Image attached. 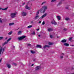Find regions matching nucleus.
Masks as SVG:
<instances>
[{
    "instance_id": "nucleus-1",
    "label": "nucleus",
    "mask_w": 74,
    "mask_h": 74,
    "mask_svg": "<svg viewBox=\"0 0 74 74\" xmlns=\"http://www.w3.org/2000/svg\"><path fill=\"white\" fill-rule=\"evenodd\" d=\"M48 9V7L47 6L44 5L42 7L40 10V12L44 14L45 13L46 10Z\"/></svg>"
},
{
    "instance_id": "nucleus-2",
    "label": "nucleus",
    "mask_w": 74,
    "mask_h": 74,
    "mask_svg": "<svg viewBox=\"0 0 74 74\" xmlns=\"http://www.w3.org/2000/svg\"><path fill=\"white\" fill-rule=\"evenodd\" d=\"M0 54H1V52H2V53H3L4 52V49H5V47L3 48V47H1L0 46Z\"/></svg>"
},
{
    "instance_id": "nucleus-3",
    "label": "nucleus",
    "mask_w": 74,
    "mask_h": 74,
    "mask_svg": "<svg viewBox=\"0 0 74 74\" xmlns=\"http://www.w3.org/2000/svg\"><path fill=\"white\" fill-rule=\"evenodd\" d=\"M11 18H14L16 16V13H12L10 14V15Z\"/></svg>"
},
{
    "instance_id": "nucleus-4",
    "label": "nucleus",
    "mask_w": 74,
    "mask_h": 74,
    "mask_svg": "<svg viewBox=\"0 0 74 74\" xmlns=\"http://www.w3.org/2000/svg\"><path fill=\"white\" fill-rule=\"evenodd\" d=\"M51 23L52 25H57V23L56 22L54 19H53V20L51 21Z\"/></svg>"
},
{
    "instance_id": "nucleus-5",
    "label": "nucleus",
    "mask_w": 74,
    "mask_h": 74,
    "mask_svg": "<svg viewBox=\"0 0 74 74\" xmlns=\"http://www.w3.org/2000/svg\"><path fill=\"white\" fill-rule=\"evenodd\" d=\"M26 38V36H23L20 37H18V39L19 40H23V39H24V38Z\"/></svg>"
},
{
    "instance_id": "nucleus-6",
    "label": "nucleus",
    "mask_w": 74,
    "mask_h": 74,
    "mask_svg": "<svg viewBox=\"0 0 74 74\" xmlns=\"http://www.w3.org/2000/svg\"><path fill=\"white\" fill-rule=\"evenodd\" d=\"M21 15L22 16H26L27 13L25 12H21Z\"/></svg>"
},
{
    "instance_id": "nucleus-7",
    "label": "nucleus",
    "mask_w": 74,
    "mask_h": 74,
    "mask_svg": "<svg viewBox=\"0 0 74 74\" xmlns=\"http://www.w3.org/2000/svg\"><path fill=\"white\" fill-rule=\"evenodd\" d=\"M40 68V66H38L35 67V70L36 71L39 70Z\"/></svg>"
},
{
    "instance_id": "nucleus-8",
    "label": "nucleus",
    "mask_w": 74,
    "mask_h": 74,
    "mask_svg": "<svg viewBox=\"0 0 74 74\" xmlns=\"http://www.w3.org/2000/svg\"><path fill=\"white\" fill-rule=\"evenodd\" d=\"M7 67L8 69H10L11 68V65L9 64H6Z\"/></svg>"
},
{
    "instance_id": "nucleus-9",
    "label": "nucleus",
    "mask_w": 74,
    "mask_h": 74,
    "mask_svg": "<svg viewBox=\"0 0 74 74\" xmlns=\"http://www.w3.org/2000/svg\"><path fill=\"white\" fill-rule=\"evenodd\" d=\"M47 15V13H45L42 16V17H41L42 19V18H44V17H45V16H46Z\"/></svg>"
},
{
    "instance_id": "nucleus-10",
    "label": "nucleus",
    "mask_w": 74,
    "mask_h": 74,
    "mask_svg": "<svg viewBox=\"0 0 74 74\" xmlns=\"http://www.w3.org/2000/svg\"><path fill=\"white\" fill-rule=\"evenodd\" d=\"M48 31V32H52V31H53V29L52 28H49L47 29Z\"/></svg>"
},
{
    "instance_id": "nucleus-11",
    "label": "nucleus",
    "mask_w": 74,
    "mask_h": 74,
    "mask_svg": "<svg viewBox=\"0 0 74 74\" xmlns=\"http://www.w3.org/2000/svg\"><path fill=\"white\" fill-rule=\"evenodd\" d=\"M50 47V46L48 45H45V46H44L43 47V48L44 49H45L46 48H49Z\"/></svg>"
},
{
    "instance_id": "nucleus-12",
    "label": "nucleus",
    "mask_w": 74,
    "mask_h": 74,
    "mask_svg": "<svg viewBox=\"0 0 74 74\" xmlns=\"http://www.w3.org/2000/svg\"><path fill=\"white\" fill-rule=\"evenodd\" d=\"M36 48H42V46L40 45H37L36 46Z\"/></svg>"
},
{
    "instance_id": "nucleus-13",
    "label": "nucleus",
    "mask_w": 74,
    "mask_h": 74,
    "mask_svg": "<svg viewBox=\"0 0 74 74\" xmlns=\"http://www.w3.org/2000/svg\"><path fill=\"white\" fill-rule=\"evenodd\" d=\"M8 8V7H7V8H4V9H3L2 8H0V10H2L3 11L4 10H7Z\"/></svg>"
},
{
    "instance_id": "nucleus-14",
    "label": "nucleus",
    "mask_w": 74,
    "mask_h": 74,
    "mask_svg": "<svg viewBox=\"0 0 74 74\" xmlns=\"http://www.w3.org/2000/svg\"><path fill=\"white\" fill-rule=\"evenodd\" d=\"M57 18L58 19V20L60 21V19H61V17H60L59 16H57Z\"/></svg>"
},
{
    "instance_id": "nucleus-15",
    "label": "nucleus",
    "mask_w": 74,
    "mask_h": 74,
    "mask_svg": "<svg viewBox=\"0 0 74 74\" xmlns=\"http://www.w3.org/2000/svg\"><path fill=\"white\" fill-rule=\"evenodd\" d=\"M66 41H67V40L66 39H63L61 41V42H63V43L66 42Z\"/></svg>"
},
{
    "instance_id": "nucleus-16",
    "label": "nucleus",
    "mask_w": 74,
    "mask_h": 74,
    "mask_svg": "<svg viewBox=\"0 0 74 74\" xmlns=\"http://www.w3.org/2000/svg\"><path fill=\"white\" fill-rule=\"evenodd\" d=\"M64 46H66V47H67V46H69V45H70L69 44L66 43H64Z\"/></svg>"
},
{
    "instance_id": "nucleus-17",
    "label": "nucleus",
    "mask_w": 74,
    "mask_h": 74,
    "mask_svg": "<svg viewBox=\"0 0 74 74\" xmlns=\"http://www.w3.org/2000/svg\"><path fill=\"white\" fill-rule=\"evenodd\" d=\"M8 44V42H5L2 45V47H3L4 45H6V44Z\"/></svg>"
},
{
    "instance_id": "nucleus-18",
    "label": "nucleus",
    "mask_w": 74,
    "mask_h": 74,
    "mask_svg": "<svg viewBox=\"0 0 74 74\" xmlns=\"http://www.w3.org/2000/svg\"><path fill=\"white\" fill-rule=\"evenodd\" d=\"M30 51L31 53H32V54L36 53V52L33 51L31 50Z\"/></svg>"
},
{
    "instance_id": "nucleus-19",
    "label": "nucleus",
    "mask_w": 74,
    "mask_h": 74,
    "mask_svg": "<svg viewBox=\"0 0 74 74\" xmlns=\"http://www.w3.org/2000/svg\"><path fill=\"white\" fill-rule=\"evenodd\" d=\"M18 35H20V34H22V31H20L18 32Z\"/></svg>"
},
{
    "instance_id": "nucleus-20",
    "label": "nucleus",
    "mask_w": 74,
    "mask_h": 74,
    "mask_svg": "<svg viewBox=\"0 0 74 74\" xmlns=\"http://www.w3.org/2000/svg\"><path fill=\"white\" fill-rule=\"evenodd\" d=\"M25 8L27 10H30V7H28L27 6V5L25 7Z\"/></svg>"
},
{
    "instance_id": "nucleus-21",
    "label": "nucleus",
    "mask_w": 74,
    "mask_h": 74,
    "mask_svg": "<svg viewBox=\"0 0 74 74\" xmlns=\"http://www.w3.org/2000/svg\"><path fill=\"white\" fill-rule=\"evenodd\" d=\"M39 12H40V10H38V11H37V12L36 14V15H38L39 14Z\"/></svg>"
},
{
    "instance_id": "nucleus-22",
    "label": "nucleus",
    "mask_w": 74,
    "mask_h": 74,
    "mask_svg": "<svg viewBox=\"0 0 74 74\" xmlns=\"http://www.w3.org/2000/svg\"><path fill=\"white\" fill-rule=\"evenodd\" d=\"M31 34H32V35H35V34H36V33L34 31H33L31 33Z\"/></svg>"
},
{
    "instance_id": "nucleus-23",
    "label": "nucleus",
    "mask_w": 74,
    "mask_h": 74,
    "mask_svg": "<svg viewBox=\"0 0 74 74\" xmlns=\"http://www.w3.org/2000/svg\"><path fill=\"white\" fill-rule=\"evenodd\" d=\"M53 43L49 42V45H53Z\"/></svg>"
},
{
    "instance_id": "nucleus-24",
    "label": "nucleus",
    "mask_w": 74,
    "mask_h": 74,
    "mask_svg": "<svg viewBox=\"0 0 74 74\" xmlns=\"http://www.w3.org/2000/svg\"><path fill=\"white\" fill-rule=\"evenodd\" d=\"M14 25V23H9V26H11V25Z\"/></svg>"
},
{
    "instance_id": "nucleus-25",
    "label": "nucleus",
    "mask_w": 74,
    "mask_h": 74,
    "mask_svg": "<svg viewBox=\"0 0 74 74\" xmlns=\"http://www.w3.org/2000/svg\"><path fill=\"white\" fill-rule=\"evenodd\" d=\"M11 38H9L7 40V42H8V41H10L11 40Z\"/></svg>"
},
{
    "instance_id": "nucleus-26",
    "label": "nucleus",
    "mask_w": 74,
    "mask_h": 74,
    "mask_svg": "<svg viewBox=\"0 0 74 74\" xmlns=\"http://www.w3.org/2000/svg\"><path fill=\"white\" fill-rule=\"evenodd\" d=\"M12 33V31H11L8 33V35H11Z\"/></svg>"
},
{
    "instance_id": "nucleus-27",
    "label": "nucleus",
    "mask_w": 74,
    "mask_h": 74,
    "mask_svg": "<svg viewBox=\"0 0 74 74\" xmlns=\"http://www.w3.org/2000/svg\"><path fill=\"white\" fill-rule=\"evenodd\" d=\"M62 2H60L58 4L57 6H59V5H60L62 4Z\"/></svg>"
},
{
    "instance_id": "nucleus-28",
    "label": "nucleus",
    "mask_w": 74,
    "mask_h": 74,
    "mask_svg": "<svg viewBox=\"0 0 74 74\" xmlns=\"http://www.w3.org/2000/svg\"><path fill=\"white\" fill-rule=\"evenodd\" d=\"M37 15L36 16L35 18L36 19H37V18L39 17V16L38 15Z\"/></svg>"
},
{
    "instance_id": "nucleus-29",
    "label": "nucleus",
    "mask_w": 74,
    "mask_h": 74,
    "mask_svg": "<svg viewBox=\"0 0 74 74\" xmlns=\"http://www.w3.org/2000/svg\"><path fill=\"white\" fill-rule=\"evenodd\" d=\"M69 19H70V18H65V20H66V21H69Z\"/></svg>"
},
{
    "instance_id": "nucleus-30",
    "label": "nucleus",
    "mask_w": 74,
    "mask_h": 74,
    "mask_svg": "<svg viewBox=\"0 0 74 74\" xmlns=\"http://www.w3.org/2000/svg\"><path fill=\"white\" fill-rule=\"evenodd\" d=\"M72 38L73 37H72L69 38V41H71V40H72Z\"/></svg>"
},
{
    "instance_id": "nucleus-31",
    "label": "nucleus",
    "mask_w": 74,
    "mask_h": 74,
    "mask_svg": "<svg viewBox=\"0 0 74 74\" xmlns=\"http://www.w3.org/2000/svg\"><path fill=\"white\" fill-rule=\"evenodd\" d=\"M3 39V37H0V40H1Z\"/></svg>"
},
{
    "instance_id": "nucleus-32",
    "label": "nucleus",
    "mask_w": 74,
    "mask_h": 74,
    "mask_svg": "<svg viewBox=\"0 0 74 74\" xmlns=\"http://www.w3.org/2000/svg\"><path fill=\"white\" fill-rule=\"evenodd\" d=\"M32 27V25H29L27 27L28 28H30V27Z\"/></svg>"
},
{
    "instance_id": "nucleus-33",
    "label": "nucleus",
    "mask_w": 74,
    "mask_h": 74,
    "mask_svg": "<svg viewBox=\"0 0 74 74\" xmlns=\"http://www.w3.org/2000/svg\"><path fill=\"white\" fill-rule=\"evenodd\" d=\"M27 45L28 46H29V47H32V45H31V44H28Z\"/></svg>"
},
{
    "instance_id": "nucleus-34",
    "label": "nucleus",
    "mask_w": 74,
    "mask_h": 74,
    "mask_svg": "<svg viewBox=\"0 0 74 74\" xmlns=\"http://www.w3.org/2000/svg\"><path fill=\"white\" fill-rule=\"evenodd\" d=\"M3 22V21L2 20H1V18H0V23H2Z\"/></svg>"
},
{
    "instance_id": "nucleus-35",
    "label": "nucleus",
    "mask_w": 74,
    "mask_h": 74,
    "mask_svg": "<svg viewBox=\"0 0 74 74\" xmlns=\"http://www.w3.org/2000/svg\"><path fill=\"white\" fill-rule=\"evenodd\" d=\"M13 65H14V66H16L17 65L15 63H13Z\"/></svg>"
},
{
    "instance_id": "nucleus-36",
    "label": "nucleus",
    "mask_w": 74,
    "mask_h": 74,
    "mask_svg": "<svg viewBox=\"0 0 74 74\" xmlns=\"http://www.w3.org/2000/svg\"><path fill=\"white\" fill-rule=\"evenodd\" d=\"M60 58L61 59H63V56H60Z\"/></svg>"
},
{
    "instance_id": "nucleus-37",
    "label": "nucleus",
    "mask_w": 74,
    "mask_h": 74,
    "mask_svg": "<svg viewBox=\"0 0 74 74\" xmlns=\"http://www.w3.org/2000/svg\"><path fill=\"white\" fill-rule=\"evenodd\" d=\"M50 37L51 38H52V37H53V36H52V35H51L50 36Z\"/></svg>"
},
{
    "instance_id": "nucleus-38",
    "label": "nucleus",
    "mask_w": 74,
    "mask_h": 74,
    "mask_svg": "<svg viewBox=\"0 0 74 74\" xmlns=\"http://www.w3.org/2000/svg\"><path fill=\"white\" fill-rule=\"evenodd\" d=\"M56 0H52L51 1V2H54V1H55Z\"/></svg>"
},
{
    "instance_id": "nucleus-39",
    "label": "nucleus",
    "mask_w": 74,
    "mask_h": 74,
    "mask_svg": "<svg viewBox=\"0 0 74 74\" xmlns=\"http://www.w3.org/2000/svg\"><path fill=\"white\" fill-rule=\"evenodd\" d=\"M45 3H46V2L45 1L43 2L42 4V5L44 4H45Z\"/></svg>"
},
{
    "instance_id": "nucleus-40",
    "label": "nucleus",
    "mask_w": 74,
    "mask_h": 74,
    "mask_svg": "<svg viewBox=\"0 0 74 74\" xmlns=\"http://www.w3.org/2000/svg\"><path fill=\"white\" fill-rule=\"evenodd\" d=\"M45 24V21H44L42 23V25H44Z\"/></svg>"
},
{
    "instance_id": "nucleus-41",
    "label": "nucleus",
    "mask_w": 74,
    "mask_h": 74,
    "mask_svg": "<svg viewBox=\"0 0 74 74\" xmlns=\"http://www.w3.org/2000/svg\"><path fill=\"white\" fill-rule=\"evenodd\" d=\"M64 31H67V29H64Z\"/></svg>"
},
{
    "instance_id": "nucleus-42",
    "label": "nucleus",
    "mask_w": 74,
    "mask_h": 74,
    "mask_svg": "<svg viewBox=\"0 0 74 74\" xmlns=\"http://www.w3.org/2000/svg\"><path fill=\"white\" fill-rule=\"evenodd\" d=\"M65 8L67 10L68 9H69V8L68 7H66V8Z\"/></svg>"
},
{
    "instance_id": "nucleus-43",
    "label": "nucleus",
    "mask_w": 74,
    "mask_h": 74,
    "mask_svg": "<svg viewBox=\"0 0 74 74\" xmlns=\"http://www.w3.org/2000/svg\"><path fill=\"white\" fill-rule=\"evenodd\" d=\"M38 37H41V35H38Z\"/></svg>"
},
{
    "instance_id": "nucleus-44",
    "label": "nucleus",
    "mask_w": 74,
    "mask_h": 74,
    "mask_svg": "<svg viewBox=\"0 0 74 74\" xmlns=\"http://www.w3.org/2000/svg\"><path fill=\"white\" fill-rule=\"evenodd\" d=\"M61 55H64V53H62V54H61Z\"/></svg>"
},
{
    "instance_id": "nucleus-45",
    "label": "nucleus",
    "mask_w": 74,
    "mask_h": 74,
    "mask_svg": "<svg viewBox=\"0 0 74 74\" xmlns=\"http://www.w3.org/2000/svg\"><path fill=\"white\" fill-rule=\"evenodd\" d=\"M71 70H74V68L72 67L71 69Z\"/></svg>"
},
{
    "instance_id": "nucleus-46",
    "label": "nucleus",
    "mask_w": 74,
    "mask_h": 74,
    "mask_svg": "<svg viewBox=\"0 0 74 74\" xmlns=\"http://www.w3.org/2000/svg\"><path fill=\"white\" fill-rule=\"evenodd\" d=\"M55 53V52H54V51H53L52 52V53Z\"/></svg>"
},
{
    "instance_id": "nucleus-47",
    "label": "nucleus",
    "mask_w": 74,
    "mask_h": 74,
    "mask_svg": "<svg viewBox=\"0 0 74 74\" xmlns=\"http://www.w3.org/2000/svg\"><path fill=\"white\" fill-rule=\"evenodd\" d=\"M32 66H34V64H32L31 65Z\"/></svg>"
},
{
    "instance_id": "nucleus-48",
    "label": "nucleus",
    "mask_w": 74,
    "mask_h": 74,
    "mask_svg": "<svg viewBox=\"0 0 74 74\" xmlns=\"http://www.w3.org/2000/svg\"><path fill=\"white\" fill-rule=\"evenodd\" d=\"M40 30L39 29H36L38 31V30Z\"/></svg>"
},
{
    "instance_id": "nucleus-49",
    "label": "nucleus",
    "mask_w": 74,
    "mask_h": 74,
    "mask_svg": "<svg viewBox=\"0 0 74 74\" xmlns=\"http://www.w3.org/2000/svg\"><path fill=\"white\" fill-rule=\"evenodd\" d=\"M25 3H24L23 4V5H25Z\"/></svg>"
},
{
    "instance_id": "nucleus-50",
    "label": "nucleus",
    "mask_w": 74,
    "mask_h": 74,
    "mask_svg": "<svg viewBox=\"0 0 74 74\" xmlns=\"http://www.w3.org/2000/svg\"><path fill=\"white\" fill-rule=\"evenodd\" d=\"M41 21H40L38 23H41Z\"/></svg>"
},
{
    "instance_id": "nucleus-51",
    "label": "nucleus",
    "mask_w": 74,
    "mask_h": 74,
    "mask_svg": "<svg viewBox=\"0 0 74 74\" xmlns=\"http://www.w3.org/2000/svg\"><path fill=\"white\" fill-rule=\"evenodd\" d=\"M57 38H59L60 37V36H57Z\"/></svg>"
},
{
    "instance_id": "nucleus-52",
    "label": "nucleus",
    "mask_w": 74,
    "mask_h": 74,
    "mask_svg": "<svg viewBox=\"0 0 74 74\" xmlns=\"http://www.w3.org/2000/svg\"><path fill=\"white\" fill-rule=\"evenodd\" d=\"M31 23H33V21H31Z\"/></svg>"
},
{
    "instance_id": "nucleus-53",
    "label": "nucleus",
    "mask_w": 74,
    "mask_h": 74,
    "mask_svg": "<svg viewBox=\"0 0 74 74\" xmlns=\"http://www.w3.org/2000/svg\"><path fill=\"white\" fill-rule=\"evenodd\" d=\"M22 65L23 66H24L25 65H24V64H22Z\"/></svg>"
},
{
    "instance_id": "nucleus-54",
    "label": "nucleus",
    "mask_w": 74,
    "mask_h": 74,
    "mask_svg": "<svg viewBox=\"0 0 74 74\" xmlns=\"http://www.w3.org/2000/svg\"><path fill=\"white\" fill-rule=\"evenodd\" d=\"M5 40H7V38H5Z\"/></svg>"
},
{
    "instance_id": "nucleus-55",
    "label": "nucleus",
    "mask_w": 74,
    "mask_h": 74,
    "mask_svg": "<svg viewBox=\"0 0 74 74\" xmlns=\"http://www.w3.org/2000/svg\"><path fill=\"white\" fill-rule=\"evenodd\" d=\"M71 46L72 47H73V46H74V45H71Z\"/></svg>"
},
{
    "instance_id": "nucleus-56",
    "label": "nucleus",
    "mask_w": 74,
    "mask_h": 74,
    "mask_svg": "<svg viewBox=\"0 0 74 74\" xmlns=\"http://www.w3.org/2000/svg\"><path fill=\"white\" fill-rule=\"evenodd\" d=\"M13 48H15V46H13Z\"/></svg>"
},
{
    "instance_id": "nucleus-57",
    "label": "nucleus",
    "mask_w": 74,
    "mask_h": 74,
    "mask_svg": "<svg viewBox=\"0 0 74 74\" xmlns=\"http://www.w3.org/2000/svg\"><path fill=\"white\" fill-rule=\"evenodd\" d=\"M36 60V59H34V61H35Z\"/></svg>"
},
{
    "instance_id": "nucleus-58",
    "label": "nucleus",
    "mask_w": 74,
    "mask_h": 74,
    "mask_svg": "<svg viewBox=\"0 0 74 74\" xmlns=\"http://www.w3.org/2000/svg\"><path fill=\"white\" fill-rule=\"evenodd\" d=\"M2 60V58H1L0 60Z\"/></svg>"
},
{
    "instance_id": "nucleus-59",
    "label": "nucleus",
    "mask_w": 74,
    "mask_h": 74,
    "mask_svg": "<svg viewBox=\"0 0 74 74\" xmlns=\"http://www.w3.org/2000/svg\"><path fill=\"white\" fill-rule=\"evenodd\" d=\"M1 60H0V62H1Z\"/></svg>"
}]
</instances>
